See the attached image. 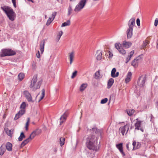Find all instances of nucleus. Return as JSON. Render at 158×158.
Returning <instances> with one entry per match:
<instances>
[{
  "label": "nucleus",
  "mask_w": 158,
  "mask_h": 158,
  "mask_svg": "<svg viewBox=\"0 0 158 158\" xmlns=\"http://www.w3.org/2000/svg\"><path fill=\"white\" fill-rule=\"evenodd\" d=\"M97 138L94 135H90L86 139V145L90 150L97 151Z\"/></svg>",
  "instance_id": "nucleus-1"
},
{
  "label": "nucleus",
  "mask_w": 158,
  "mask_h": 158,
  "mask_svg": "<svg viewBox=\"0 0 158 158\" xmlns=\"http://www.w3.org/2000/svg\"><path fill=\"white\" fill-rule=\"evenodd\" d=\"M1 8L5 12L10 20L13 21L14 20L16 17V14L12 9L6 6H2Z\"/></svg>",
  "instance_id": "nucleus-2"
},
{
  "label": "nucleus",
  "mask_w": 158,
  "mask_h": 158,
  "mask_svg": "<svg viewBox=\"0 0 158 158\" xmlns=\"http://www.w3.org/2000/svg\"><path fill=\"white\" fill-rule=\"evenodd\" d=\"M42 82V80H40L37 81V75H34L31 81V83L30 85V87L32 88L33 91H35L39 89Z\"/></svg>",
  "instance_id": "nucleus-3"
},
{
  "label": "nucleus",
  "mask_w": 158,
  "mask_h": 158,
  "mask_svg": "<svg viewBox=\"0 0 158 158\" xmlns=\"http://www.w3.org/2000/svg\"><path fill=\"white\" fill-rule=\"evenodd\" d=\"M16 54L15 52L10 49H2L1 52L0 57L14 56Z\"/></svg>",
  "instance_id": "nucleus-4"
},
{
  "label": "nucleus",
  "mask_w": 158,
  "mask_h": 158,
  "mask_svg": "<svg viewBox=\"0 0 158 158\" xmlns=\"http://www.w3.org/2000/svg\"><path fill=\"white\" fill-rule=\"evenodd\" d=\"M87 0H81L79 3L76 6L74 11L78 12L83 9L85 5Z\"/></svg>",
  "instance_id": "nucleus-5"
},
{
  "label": "nucleus",
  "mask_w": 158,
  "mask_h": 158,
  "mask_svg": "<svg viewBox=\"0 0 158 158\" xmlns=\"http://www.w3.org/2000/svg\"><path fill=\"white\" fill-rule=\"evenodd\" d=\"M146 80V77L145 75H142L140 77L137 81L138 86L140 87H143L145 85V83Z\"/></svg>",
  "instance_id": "nucleus-6"
},
{
  "label": "nucleus",
  "mask_w": 158,
  "mask_h": 158,
  "mask_svg": "<svg viewBox=\"0 0 158 158\" xmlns=\"http://www.w3.org/2000/svg\"><path fill=\"white\" fill-rule=\"evenodd\" d=\"M142 59L141 56H138L132 61L131 65L135 68L137 67L139 63L142 61Z\"/></svg>",
  "instance_id": "nucleus-7"
},
{
  "label": "nucleus",
  "mask_w": 158,
  "mask_h": 158,
  "mask_svg": "<svg viewBox=\"0 0 158 158\" xmlns=\"http://www.w3.org/2000/svg\"><path fill=\"white\" fill-rule=\"evenodd\" d=\"M23 94L28 102H33L32 100L31 96L28 91L27 90H25L23 92Z\"/></svg>",
  "instance_id": "nucleus-8"
},
{
  "label": "nucleus",
  "mask_w": 158,
  "mask_h": 158,
  "mask_svg": "<svg viewBox=\"0 0 158 158\" xmlns=\"http://www.w3.org/2000/svg\"><path fill=\"white\" fill-rule=\"evenodd\" d=\"M40 133V131L38 130L34 131L30 135V136L29 137V138L31 140L32 139H34V138L35 137V136H36V135H39Z\"/></svg>",
  "instance_id": "nucleus-9"
},
{
  "label": "nucleus",
  "mask_w": 158,
  "mask_h": 158,
  "mask_svg": "<svg viewBox=\"0 0 158 158\" xmlns=\"http://www.w3.org/2000/svg\"><path fill=\"white\" fill-rule=\"evenodd\" d=\"M25 110H21L19 111L18 113H17L14 118L15 120H16L20 117L25 112Z\"/></svg>",
  "instance_id": "nucleus-10"
},
{
  "label": "nucleus",
  "mask_w": 158,
  "mask_h": 158,
  "mask_svg": "<svg viewBox=\"0 0 158 158\" xmlns=\"http://www.w3.org/2000/svg\"><path fill=\"white\" fill-rule=\"evenodd\" d=\"M135 24V19L134 18H131L129 21L128 25L129 28H133Z\"/></svg>",
  "instance_id": "nucleus-11"
},
{
  "label": "nucleus",
  "mask_w": 158,
  "mask_h": 158,
  "mask_svg": "<svg viewBox=\"0 0 158 158\" xmlns=\"http://www.w3.org/2000/svg\"><path fill=\"white\" fill-rule=\"evenodd\" d=\"M120 128L121 129V132L123 135H124L126 131V133H127L129 129L128 126L127 124L124 125L122 128L120 127Z\"/></svg>",
  "instance_id": "nucleus-12"
},
{
  "label": "nucleus",
  "mask_w": 158,
  "mask_h": 158,
  "mask_svg": "<svg viewBox=\"0 0 158 158\" xmlns=\"http://www.w3.org/2000/svg\"><path fill=\"white\" fill-rule=\"evenodd\" d=\"M133 28H129L127 29V37L128 39L131 38L133 35Z\"/></svg>",
  "instance_id": "nucleus-13"
},
{
  "label": "nucleus",
  "mask_w": 158,
  "mask_h": 158,
  "mask_svg": "<svg viewBox=\"0 0 158 158\" xmlns=\"http://www.w3.org/2000/svg\"><path fill=\"white\" fill-rule=\"evenodd\" d=\"M69 58L70 60V64H71L73 60V59L74 57V52L73 51L69 53Z\"/></svg>",
  "instance_id": "nucleus-14"
},
{
  "label": "nucleus",
  "mask_w": 158,
  "mask_h": 158,
  "mask_svg": "<svg viewBox=\"0 0 158 158\" xmlns=\"http://www.w3.org/2000/svg\"><path fill=\"white\" fill-rule=\"evenodd\" d=\"M116 72V69L115 68H113L111 72V77H112L114 78L118 77V72H117L115 74Z\"/></svg>",
  "instance_id": "nucleus-15"
},
{
  "label": "nucleus",
  "mask_w": 158,
  "mask_h": 158,
  "mask_svg": "<svg viewBox=\"0 0 158 158\" xmlns=\"http://www.w3.org/2000/svg\"><path fill=\"white\" fill-rule=\"evenodd\" d=\"M132 43L130 42L124 41L123 42V46L125 48H128L131 46Z\"/></svg>",
  "instance_id": "nucleus-16"
},
{
  "label": "nucleus",
  "mask_w": 158,
  "mask_h": 158,
  "mask_svg": "<svg viewBox=\"0 0 158 158\" xmlns=\"http://www.w3.org/2000/svg\"><path fill=\"white\" fill-rule=\"evenodd\" d=\"M45 44L44 40L42 41L40 44V50L41 53H43L44 51V47Z\"/></svg>",
  "instance_id": "nucleus-17"
},
{
  "label": "nucleus",
  "mask_w": 158,
  "mask_h": 158,
  "mask_svg": "<svg viewBox=\"0 0 158 158\" xmlns=\"http://www.w3.org/2000/svg\"><path fill=\"white\" fill-rule=\"evenodd\" d=\"M67 117V116L65 113L61 116L60 118V125H61L65 121Z\"/></svg>",
  "instance_id": "nucleus-18"
},
{
  "label": "nucleus",
  "mask_w": 158,
  "mask_h": 158,
  "mask_svg": "<svg viewBox=\"0 0 158 158\" xmlns=\"http://www.w3.org/2000/svg\"><path fill=\"white\" fill-rule=\"evenodd\" d=\"M132 76V73L131 72L128 73L126 78L125 79V82L126 83L129 82L131 80Z\"/></svg>",
  "instance_id": "nucleus-19"
},
{
  "label": "nucleus",
  "mask_w": 158,
  "mask_h": 158,
  "mask_svg": "<svg viewBox=\"0 0 158 158\" xmlns=\"http://www.w3.org/2000/svg\"><path fill=\"white\" fill-rule=\"evenodd\" d=\"M114 80L112 78H110L108 81L107 82V87L108 89H110L111 88L113 84L114 83Z\"/></svg>",
  "instance_id": "nucleus-20"
},
{
  "label": "nucleus",
  "mask_w": 158,
  "mask_h": 158,
  "mask_svg": "<svg viewBox=\"0 0 158 158\" xmlns=\"http://www.w3.org/2000/svg\"><path fill=\"white\" fill-rule=\"evenodd\" d=\"M6 149L9 151H12V144L10 142H8L6 143Z\"/></svg>",
  "instance_id": "nucleus-21"
},
{
  "label": "nucleus",
  "mask_w": 158,
  "mask_h": 158,
  "mask_svg": "<svg viewBox=\"0 0 158 158\" xmlns=\"http://www.w3.org/2000/svg\"><path fill=\"white\" fill-rule=\"evenodd\" d=\"M94 77L96 79H98L101 78L102 77V75L100 74V70L96 72L94 74Z\"/></svg>",
  "instance_id": "nucleus-22"
},
{
  "label": "nucleus",
  "mask_w": 158,
  "mask_h": 158,
  "mask_svg": "<svg viewBox=\"0 0 158 158\" xmlns=\"http://www.w3.org/2000/svg\"><path fill=\"white\" fill-rule=\"evenodd\" d=\"M31 141V140L29 138L26 139L23 141L21 143L20 146V148H22V147H23V146H24L25 145H26L27 143L29 142L30 141Z\"/></svg>",
  "instance_id": "nucleus-23"
},
{
  "label": "nucleus",
  "mask_w": 158,
  "mask_h": 158,
  "mask_svg": "<svg viewBox=\"0 0 158 158\" xmlns=\"http://www.w3.org/2000/svg\"><path fill=\"white\" fill-rule=\"evenodd\" d=\"M31 141V140L29 138L26 139L23 141L21 143L20 146V148H22V147H23V146H24L25 145H26L27 143L29 142L30 141Z\"/></svg>",
  "instance_id": "nucleus-24"
},
{
  "label": "nucleus",
  "mask_w": 158,
  "mask_h": 158,
  "mask_svg": "<svg viewBox=\"0 0 158 158\" xmlns=\"http://www.w3.org/2000/svg\"><path fill=\"white\" fill-rule=\"evenodd\" d=\"M141 121H137L135 124V129H137L138 130H139V128H140L141 127Z\"/></svg>",
  "instance_id": "nucleus-25"
},
{
  "label": "nucleus",
  "mask_w": 158,
  "mask_h": 158,
  "mask_svg": "<svg viewBox=\"0 0 158 158\" xmlns=\"http://www.w3.org/2000/svg\"><path fill=\"white\" fill-rule=\"evenodd\" d=\"M122 145V143H119V151L122 155L123 156H125V154L123 151Z\"/></svg>",
  "instance_id": "nucleus-26"
},
{
  "label": "nucleus",
  "mask_w": 158,
  "mask_h": 158,
  "mask_svg": "<svg viewBox=\"0 0 158 158\" xmlns=\"http://www.w3.org/2000/svg\"><path fill=\"white\" fill-rule=\"evenodd\" d=\"M87 83H83L80 86V91H83L87 87Z\"/></svg>",
  "instance_id": "nucleus-27"
},
{
  "label": "nucleus",
  "mask_w": 158,
  "mask_h": 158,
  "mask_svg": "<svg viewBox=\"0 0 158 158\" xmlns=\"http://www.w3.org/2000/svg\"><path fill=\"white\" fill-rule=\"evenodd\" d=\"M91 131L92 132H95L96 134H98L99 135H101L100 131L99 130H98L97 128L96 127L93 128L91 130Z\"/></svg>",
  "instance_id": "nucleus-28"
},
{
  "label": "nucleus",
  "mask_w": 158,
  "mask_h": 158,
  "mask_svg": "<svg viewBox=\"0 0 158 158\" xmlns=\"http://www.w3.org/2000/svg\"><path fill=\"white\" fill-rule=\"evenodd\" d=\"M65 139L63 137H61L60 139V144L61 147L64 144Z\"/></svg>",
  "instance_id": "nucleus-29"
},
{
  "label": "nucleus",
  "mask_w": 158,
  "mask_h": 158,
  "mask_svg": "<svg viewBox=\"0 0 158 158\" xmlns=\"http://www.w3.org/2000/svg\"><path fill=\"white\" fill-rule=\"evenodd\" d=\"M127 113L128 115L131 116L134 114L135 112V110L133 109H130L128 110H127Z\"/></svg>",
  "instance_id": "nucleus-30"
},
{
  "label": "nucleus",
  "mask_w": 158,
  "mask_h": 158,
  "mask_svg": "<svg viewBox=\"0 0 158 158\" xmlns=\"http://www.w3.org/2000/svg\"><path fill=\"white\" fill-rule=\"evenodd\" d=\"M25 136L24 135V134L23 132H22L21 133L19 137L18 138V140L19 141H21L22 140L23 138H25Z\"/></svg>",
  "instance_id": "nucleus-31"
},
{
  "label": "nucleus",
  "mask_w": 158,
  "mask_h": 158,
  "mask_svg": "<svg viewBox=\"0 0 158 158\" xmlns=\"http://www.w3.org/2000/svg\"><path fill=\"white\" fill-rule=\"evenodd\" d=\"M6 151V149L2 147V145L0 147V155H2Z\"/></svg>",
  "instance_id": "nucleus-32"
},
{
  "label": "nucleus",
  "mask_w": 158,
  "mask_h": 158,
  "mask_svg": "<svg viewBox=\"0 0 158 158\" xmlns=\"http://www.w3.org/2000/svg\"><path fill=\"white\" fill-rule=\"evenodd\" d=\"M24 75L23 73H20L18 76V79L20 81H22L24 78Z\"/></svg>",
  "instance_id": "nucleus-33"
},
{
  "label": "nucleus",
  "mask_w": 158,
  "mask_h": 158,
  "mask_svg": "<svg viewBox=\"0 0 158 158\" xmlns=\"http://www.w3.org/2000/svg\"><path fill=\"white\" fill-rule=\"evenodd\" d=\"M70 24V22L69 20H68L66 22L63 23L61 26V27L69 26Z\"/></svg>",
  "instance_id": "nucleus-34"
},
{
  "label": "nucleus",
  "mask_w": 158,
  "mask_h": 158,
  "mask_svg": "<svg viewBox=\"0 0 158 158\" xmlns=\"http://www.w3.org/2000/svg\"><path fill=\"white\" fill-rule=\"evenodd\" d=\"M45 90L44 89H43L42 90V96H41L40 97V99H39L38 100L39 102H40L43 99V98H44V95H45Z\"/></svg>",
  "instance_id": "nucleus-35"
},
{
  "label": "nucleus",
  "mask_w": 158,
  "mask_h": 158,
  "mask_svg": "<svg viewBox=\"0 0 158 158\" xmlns=\"http://www.w3.org/2000/svg\"><path fill=\"white\" fill-rule=\"evenodd\" d=\"M72 11L73 9L72 7L70 5H69V6L68 8V16L70 15L72 13Z\"/></svg>",
  "instance_id": "nucleus-36"
},
{
  "label": "nucleus",
  "mask_w": 158,
  "mask_h": 158,
  "mask_svg": "<svg viewBox=\"0 0 158 158\" xmlns=\"http://www.w3.org/2000/svg\"><path fill=\"white\" fill-rule=\"evenodd\" d=\"M148 41L147 40H145L143 41V44L142 45V48H144L148 44Z\"/></svg>",
  "instance_id": "nucleus-37"
},
{
  "label": "nucleus",
  "mask_w": 158,
  "mask_h": 158,
  "mask_svg": "<svg viewBox=\"0 0 158 158\" xmlns=\"http://www.w3.org/2000/svg\"><path fill=\"white\" fill-rule=\"evenodd\" d=\"M119 52L122 55H124L126 53V52L125 50L123 48L119 47Z\"/></svg>",
  "instance_id": "nucleus-38"
},
{
  "label": "nucleus",
  "mask_w": 158,
  "mask_h": 158,
  "mask_svg": "<svg viewBox=\"0 0 158 158\" xmlns=\"http://www.w3.org/2000/svg\"><path fill=\"white\" fill-rule=\"evenodd\" d=\"M30 119L29 118H27V121L26 124V126L25 127L26 130L27 131L28 130V127L29 125V123L30 122Z\"/></svg>",
  "instance_id": "nucleus-39"
},
{
  "label": "nucleus",
  "mask_w": 158,
  "mask_h": 158,
  "mask_svg": "<svg viewBox=\"0 0 158 158\" xmlns=\"http://www.w3.org/2000/svg\"><path fill=\"white\" fill-rule=\"evenodd\" d=\"M102 52H100L97 56V59L98 60H100L102 59Z\"/></svg>",
  "instance_id": "nucleus-40"
},
{
  "label": "nucleus",
  "mask_w": 158,
  "mask_h": 158,
  "mask_svg": "<svg viewBox=\"0 0 158 158\" xmlns=\"http://www.w3.org/2000/svg\"><path fill=\"white\" fill-rule=\"evenodd\" d=\"M26 105L25 102H23L22 103L20 106V108L22 109L21 110H25V108L26 107Z\"/></svg>",
  "instance_id": "nucleus-41"
},
{
  "label": "nucleus",
  "mask_w": 158,
  "mask_h": 158,
  "mask_svg": "<svg viewBox=\"0 0 158 158\" xmlns=\"http://www.w3.org/2000/svg\"><path fill=\"white\" fill-rule=\"evenodd\" d=\"M53 21V20L52 19V18H49L47 20L46 25L47 26L49 25Z\"/></svg>",
  "instance_id": "nucleus-42"
},
{
  "label": "nucleus",
  "mask_w": 158,
  "mask_h": 158,
  "mask_svg": "<svg viewBox=\"0 0 158 158\" xmlns=\"http://www.w3.org/2000/svg\"><path fill=\"white\" fill-rule=\"evenodd\" d=\"M77 71H75L73 73L71 77V78L72 79L74 78L77 75Z\"/></svg>",
  "instance_id": "nucleus-43"
},
{
  "label": "nucleus",
  "mask_w": 158,
  "mask_h": 158,
  "mask_svg": "<svg viewBox=\"0 0 158 158\" xmlns=\"http://www.w3.org/2000/svg\"><path fill=\"white\" fill-rule=\"evenodd\" d=\"M62 34H63V32L62 31H60L59 32L58 35H57V38H58L57 41H58L59 40L61 36V35H62Z\"/></svg>",
  "instance_id": "nucleus-44"
},
{
  "label": "nucleus",
  "mask_w": 158,
  "mask_h": 158,
  "mask_svg": "<svg viewBox=\"0 0 158 158\" xmlns=\"http://www.w3.org/2000/svg\"><path fill=\"white\" fill-rule=\"evenodd\" d=\"M108 101V99L107 98H105L101 100V103L102 104H104L106 103Z\"/></svg>",
  "instance_id": "nucleus-45"
},
{
  "label": "nucleus",
  "mask_w": 158,
  "mask_h": 158,
  "mask_svg": "<svg viewBox=\"0 0 158 158\" xmlns=\"http://www.w3.org/2000/svg\"><path fill=\"white\" fill-rule=\"evenodd\" d=\"M136 142L135 141H133L132 143V145L133 147V150L135 149V147L136 145Z\"/></svg>",
  "instance_id": "nucleus-46"
},
{
  "label": "nucleus",
  "mask_w": 158,
  "mask_h": 158,
  "mask_svg": "<svg viewBox=\"0 0 158 158\" xmlns=\"http://www.w3.org/2000/svg\"><path fill=\"white\" fill-rule=\"evenodd\" d=\"M7 134L10 136H11L12 134L11 133V131L10 130H8L6 131Z\"/></svg>",
  "instance_id": "nucleus-47"
},
{
  "label": "nucleus",
  "mask_w": 158,
  "mask_h": 158,
  "mask_svg": "<svg viewBox=\"0 0 158 158\" xmlns=\"http://www.w3.org/2000/svg\"><path fill=\"white\" fill-rule=\"evenodd\" d=\"M56 12H54L52 14V19L53 20L54 19L56 16Z\"/></svg>",
  "instance_id": "nucleus-48"
},
{
  "label": "nucleus",
  "mask_w": 158,
  "mask_h": 158,
  "mask_svg": "<svg viewBox=\"0 0 158 158\" xmlns=\"http://www.w3.org/2000/svg\"><path fill=\"white\" fill-rule=\"evenodd\" d=\"M141 144L139 142L136 143L135 149L139 148L140 147Z\"/></svg>",
  "instance_id": "nucleus-49"
},
{
  "label": "nucleus",
  "mask_w": 158,
  "mask_h": 158,
  "mask_svg": "<svg viewBox=\"0 0 158 158\" xmlns=\"http://www.w3.org/2000/svg\"><path fill=\"white\" fill-rule=\"evenodd\" d=\"M11 1L14 7L15 8H16L17 6L16 5V0H11Z\"/></svg>",
  "instance_id": "nucleus-50"
},
{
  "label": "nucleus",
  "mask_w": 158,
  "mask_h": 158,
  "mask_svg": "<svg viewBox=\"0 0 158 158\" xmlns=\"http://www.w3.org/2000/svg\"><path fill=\"white\" fill-rule=\"evenodd\" d=\"M32 67L33 69H35L36 68V63L35 62L33 61L32 63Z\"/></svg>",
  "instance_id": "nucleus-51"
},
{
  "label": "nucleus",
  "mask_w": 158,
  "mask_h": 158,
  "mask_svg": "<svg viewBox=\"0 0 158 158\" xmlns=\"http://www.w3.org/2000/svg\"><path fill=\"white\" fill-rule=\"evenodd\" d=\"M158 20L157 18H156L155 20L154 25L156 27L158 25Z\"/></svg>",
  "instance_id": "nucleus-52"
},
{
  "label": "nucleus",
  "mask_w": 158,
  "mask_h": 158,
  "mask_svg": "<svg viewBox=\"0 0 158 158\" xmlns=\"http://www.w3.org/2000/svg\"><path fill=\"white\" fill-rule=\"evenodd\" d=\"M140 21L139 19L138 18L136 20V23L138 26H140Z\"/></svg>",
  "instance_id": "nucleus-53"
},
{
  "label": "nucleus",
  "mask_w": 158,
  "mask_h": 158,
  "mask_svg": "<svg viewBox=\"0 0 158 158\" xmlns=\"http://www.w3.org/2000/svg\"><path fill=\"white\" fill-rule=\"evenodd\" d=\"M134 51L133 50V51H131L130 52V55L128 56L131 57V58L132 56H133V54H134Z\"/></svg>",
  "instance_id": "nucleus-54"
},
{
  "label": "nucleus",
  "mask_w": 158,
  "mask_h": 158,
  "mask_svg": "<svg viewBox=\"0 0 158 158\" xmlns=\"http://www.w3.org/2000/svg\"><path fill=\"white\" fill-rule=\"evenodd\" d=\"M131 59V57H129V56H128L126 59V63H127Z\"/></svg>",
  "instance_id": "nucleus-55"
},
{
  "label": "nucleus",
  "mask_w": 158,
  "mask_h": 158,
  "mask_svg": "<svg viewBox=\"0 0 158 158\" xmlns=\"http://www.w3.org/2000/svg\"><path fill=\"white\" fill-rule=\"evenodd\" d=\"M115 47L116 49L118 50V43H116L115 44Z\"/></svg>",
  "instance_id": "nucleus-56"
},
{
  "label": "nucleus",
  "mask_w": 158,
  "mask_h": 158,
  "mask_svg": "<svg viewBox=\"0 0 158 158\" xmlns=\"http://www.w3.org/2000/svg\"><path fill=\"white\" fill-rule=\"evenodd\" d=\"M109 57L110 58L112 57L113 55L112 53L111 52H110V51H109Z\"/></svg>",
  "instance_id": "nucleus-57"
},
{
  "label": "nucleus",
  "mask_w": 158,
  "mask_h": 158,
  "mask_svg": "<svg viewBox=\"0 0 158 158\" xmlns=\"http://www.w3.org/2000/svg\"><path fill=\"white\" fill-rule=\"evenodd\" d=\"M36 56L38 58L40 57V53L39 51H38V53L36 54Z\"/></svg>",
  "instance_id": "nucleus-58"
},
{
  "label": "nucleus",
  "mask_w": 158,
  "mask_h": 158,
  "mask_svg": "<svg viewBox=\"0 0 158 158\" xmlns=\"http://www.w3.org/2000/svg\"><path fill=\"white\" fill-rule=\"evenodd\" d=\"M126 147H127V149L128 150H129L130 149H129V143H127L126 145Z\"/></svg>",
  "instance_id": "nucleus-59"
},
{
  "label": "nucleus",
  "mask_w": 158,
  "mask_h": 158,
  "mask_svg": "<svg viewBox=\"0 0 158 158\" xmlns=\"http://www.w3.org/2000/svg\"><path fill=\"white\" fill-rule=\"evenodd\" d=\"M156 48L157 49H158V40H157L156 41Z\"/></svg>",
  "instance_id": "nucleus-60"
},
{
  "label": "nucleus",
  "mask_w": 158,
  "mask_h": 158,
  "mask_svg": "<svg viewBox=\"0 0 158 158\" xmlns=\"http://www.w3.org/2000/svg\"><path fill=\"white\" fill-rule=\"evenodd\" d=\"M57 151V148H54V152H56Z\"/></svg>",
  "instance_id": "nucleus-61"
},
{
  "label": "nucleus",
  "mask_w": 158,
  "mask_h": 158,
  "mask_svg": "<svg viewBox=\"0 0 158 158\" xmlns=\"http://www.w3.org/2000/svg\"><path fill=\"white\" fill-rule=\"evenodd\" d=\"M139 130H140L142 132H143V129L142 128H139Z\"/></svg>",
  "instance_id": "nucleus-62"
},
{
  "label": "nucleus",
  "mask_w": 158,
  "mask_h": 158,
  "mask_svg": "<svg viewBox=\"0 0 158 158\" xmlns=\"http://www.w3.org/2000/svg\"><path fill=\"white\" fill-rule=\"evenodd\" d=\"M116 146L117 148L118 149V144H116Z\"/></svg>",
  "instance_id": "nucleus-63"
},
{
  "label": "nucleus",
  "mask_w": 158,
  "mask_h": 158,
  "mask_svg": "<svg viewBox=\"0 0 158 158\" xmlns=\"http://www.w3.org/2000/svg\"><path fill=\"white\" fill-rule=\"evenodd\" d=\"M28 1H31L32 2H33V1L32 0H28Z\"/></svg>",
  "instance_id": "nucleus-64"
}]
</instances>
